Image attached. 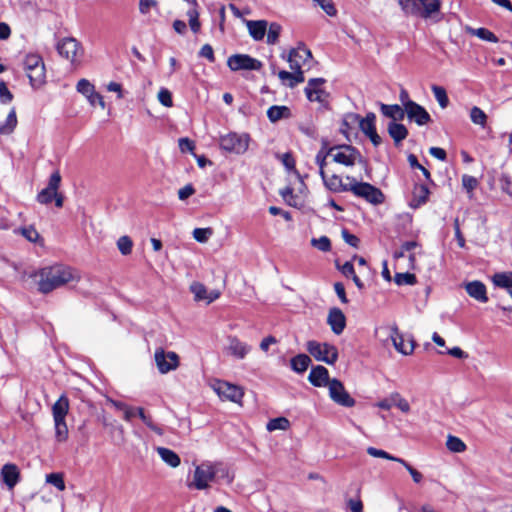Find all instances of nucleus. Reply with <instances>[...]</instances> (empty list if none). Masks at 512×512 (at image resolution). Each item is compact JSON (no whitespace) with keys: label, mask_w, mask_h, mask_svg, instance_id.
Segmentation results:
<instances>
[{"label":"nucleus","mask_w":512,"mask_h":512,"mask_svg":"<svg viewBox=\"0 0 512 512\" xmlns=\"http://www.w3.org/2000/svg\"><path fill=\"white\" fill-rule=\"evenodd\" d=\"M37 276L38 291L43 294H48L69 282L80 280L77 270L62 264L44 267L37 272Z\"/></svg>","instance_id":"f257e3e1"},{"label":"nucleus","mask_w":512,"mask_h":512,"mask_svg":"<svg viewBox=\"0 0 512 512\" xmlns=\"http://www.w3.org/2000/svg\"><path fill=\"white\" fill-rule=\"evenodd\" d=\"M70 404L66 394H62L52 405L51 411L55 427V438L58 442H65L68 439V427L66 416L69 412Z\"/></svg>","instance_id":"f03ea898"},{"label":"nucleus","mask_w":512,"mask_h":512,"mask_svg":"<svg viewBox=\"0 0 512 512\" xmlns=\"http://www.w3.org/2000/svg\"><path fill=\"white\" fill-rule=\"evenodd\" d=\"M405 15L428 19L438 13L441 7L440 0H398Z\"/></svg>","instance_id":"7ed1b4c3"},{"label":"nucleus","mask_w":512,"mask_h":512,"mask_svg":"<svg viewBox=\"0 0 512 512\" xmlns=\"http://www.w3.org/2000/svg\"><path fill=\"white\" fill-rule=\"evenodd\" d=\"M346 179L350 181L349 191L355 196L363 198L373 205L384 202V194L379 188L367 182H358L353 177L347 176Z\"/></svg>","instance_id":"20e7f679"},{"label":"nucleus","mask_w":512,"mask_h":512,"mask_svg":"<svg viewBox=\"0 0 512 512\" xmlns=\"http://www.w3.org/2000/svg\"><path fill=\"white\" fill-rule=\"evenodd\" d=\"M59 55L68 60L74 68L81 65L84 49L81 43L73 37L61 39L56 45Z\"/></svg>","instance_id":"39448f33"},{"label":"nucleus","mask_w":512,"mask_h":512,"mask_svg":"<svg viewBox=\"0 0 512 512\" xmlns=\"http://www.w3.org/2000/svg\"><path fill=\"white\" fill-rule=\"evenodd\" d=\"M306 349L317 361L333 365L338 360V350L332 344L310 340L306 343Z\"/></svg>","instance_id":"423d86ee"},{"label":"nucleus","mask_w":512,"mask_h":512,"mask_svg":"<svg viewBox=\"0 0 512 512\" xmlns=\"http://www.w3.org/2000/svg\"><path fill=\"white\" fill-rule=\"evenodd\" d=\"M211 482H215L213 463L203 462L195 467L193 480L187 486L190 489L206 490L210 488Z\"/></svg>","instance_id":"0eeeda50"},{"label":"nucleus","mask_w":512,"mask_h":512,"mask_svg":"<svg viewBox=\"0 0 512 512\" xmlns=\"http://www.w3.org/2000/svg\"><path fill=\"white\" fill-rule=\"evenodd\" d=\"M249 142L250 137L248 134L233 132L220 138V147L230 153L244 154L248 150Z\"/></svg>","instance_id":"6e6552de"},{"label":"nucleus","mask_w":512,"mask_h":512,"mask_svg":"<svg viewBox=\"0 0 512 512\" xmlns=\"http://www.w3.org/2000/svg\"><path fill=\"white\" fill-rule=\"evenodd\" d=\"M333 161L345 166H353L357 161H361L360 152L351 145L333 146Z\"/></svg>","instance_id":"1a4fd4ad"},{"label":"nucleus","mask_w":512,"mask_h":512,"mask_svg":"<svg viewBox=\"0 0 512 512\" xmlns=\"http://www.w3.org/2000/svg\"><path fill=\"white\" fill-rule=\"evenodd\" d=\"M154 359L161 374H166L179 366V356L172 351L166 352L163 348L156 349Z\"/></svg>","instance_id":"9d476101"},{"label":"nucleus","mask_w":512,"mask_h":512,"mask_svg":"<svg viewBox=\"0 0 512 512\" xmlns=\"http://www.w3.org/2000/svg\"><path fill=\"white\" fill-rule=\"evenodd\" d=\"M328 388L330 398L338 405L344 407H353L355 405V400L346 391L340 380L336 378L332 379Z\"/></svg>","instance_id":"9b49d317"},{"label":"nucleus","mask_w":512,"mask_h":512,"mask_svg":"<svg viewBox=\"0 0 512 512\" xmlns=\"http://www.w3.org/2000/svg\"><path fill=\"white\" fill-rule=\"evenodd\" d=\"M227 65L232 71L260 70L262 63L248 54H234L227 60Z\"/></svg>","instance_id":"f8f14e48"},{"label":"nucleus","mask_w":512,"mask_h":512,"mask_svg":"<svg viewBox=\"0 0 512 512\" xmlns=\"http://www.w3.org/2000/svg\"><path fill=\"white\" fill-rule=\"evenodd\" d=\"M311 60L312 53L303 43H299L296 48L291 49L287 57L291 69L302 68Z\"/></svg>","instance_id":"ddd939ff"},{"label":"nucleus","mask_w":512,"mask_h":512,"mask_svg":"<svg viewBox=\"0 0 512 512\" xmlns=\"http://www.w3.org/2000/svg\"><path fill=\"white\" fill-rule=\"evenodd\" d=\"M349 121L352 123H358L360 130L366 136L376 131V115L373 112L367 113L364 118L356 113H348L344 116V124H348Z\"/></svg>","instance_id":"4468645a"},{"label":"nucleus","mask_w":512,"mask_h":512,"mask_svg":"<svg viewBox=\"0 0 512 512\" xmlns=\"http://www.w3.org/2000/svg\"><path fill=\"white\" fill-rule=\"evenodd\" d=\"M390 338L393 343V346L398 352L402 353L403 355H410L413 353L415 348L414 340L412 338H409L406 341L403 334L400 333L396 325H393L390 328Z\"/></svg>","instance_id":"2eb2a0df"},{"label":"nucleus","mask_w":512,"mask_h":512,"mask_svg":"<svg viewBox=\"0 0 512 512\" xmlns=\"http://www.w3.org/2000/svg\"><path fill=\"white\" fill-rule=\"evenodd\" d=\"M214 390L221 398L236 403L239 402L244 395L243 390L239 386L225 381H218L214 386Z\"/></svg>","instance_id":"dca6fc26"},{"label":"nucleus","mask_w":512,"mask_h":512,"mask_svg":"<svg viewBox=\"0 0 512 512\" xmlns=\"http://www.w3.org/2000/svg\"><path fill=\"white\" fill-rule=\"evenodd\" d=\"M0 479L7 489L12 491L20 482V469L14 463H6L0 470Z\"/></svg>","instance_id":"f3484780"},{"label":"nucleus","mask_w":512,"mask_h":512,"mask_svg":"<svg viewBox=\"0 0 512 512\" xmlns=\"http://www.w3.org/2000/svg\"><path fill=\"white\" fill-rule=\"evenodd\" d=\"M405 111L407 118L410 121H414L419 126L426 125L432 121L431 116L426 109L416 102L409 104V106L405 108Z\"/></svg>","instance_id":"a211bd4d"},{"label":"nucleus","mask_w":512,"mask_h":512,"mask_svg":"<svg viewBox=\"0 0 512 512\" xmlns=\"http://www.w3.org/2000/svg\"><path fill=\"white\" fill-rule=\"evenodd\" d=\"M327 323L334 334L340 335L346 327V317L340 308L333 307L328 312Z\"/></svg>","instance_id":"6ab92c4d"},{"label":"nucleus","mask_w":512,"mask_h":512,"mask_svg":"<svg viewBox=\"0 0 512 512\" xmlns=\"http://www.w3.org/2000/svg\"><path fill=\"white\" fill-rule=\"evenodd\" d=\"M308 380L315 387H329L332 379H329L328 370L324 366L318 365L311 369Z\"/></svg>","instance_id":"aec40b11"},{"label":"nucleus","mask_w":512,"mask_h":512,"mask_svg":"<svg viewBox=\"0 0 512 512\" xmlns=\"http://www.w3.org/2000/svg\"><path fill=\"white\" fill-rule=\"evenodd\" d=\"M226 351L228 354L237 359H244L250 352V346L240 341L237 337L230 336L228 338V346L226 347Z\"/></svg>","instance_id":"412c9836"},{"label":"nucleus","mask_w":512,"mask_h":512,"mask_svg":"<svg viewBox=\"0 0 512 512\" xmlns=\"http://www.w3.org/2000/svg\"><path fill=\"white\" fill-rule=\"evenodd\" d=\"M324 83L325 79L323 78H312L308 81L305 93L310 101L323 102L325 91L321 88V85Z\"/></svg>","instance_id":"4be33fe9"},{"label":"nucleus","mask_w":512,"mask_h":512,"mask_svg":"<svg viewBox=\"0 0 512 512\" xmlns=\"http://www.w3.org/2000/svg\"><path fill=\"white\" fill-rule=\"evenodd\" d=\"M465 290L470 297L481 303L488 301L486 286L481 281L468 282L465 285Z\"/></svg>","instance_id":"5701e85b"},{"label":"nucleus","mask_w":512,"mask_h":512,"mask_svg":"<svg viewBox=\"0 0 512 512\" xmlns=\"http://www.w3.org/2000/svg\"><path fill=\"white\" fill-rule=\"evenodd\" d=\"M325 187L335 193L349 191V183H344L342 178L336 174L328 177L324 172V176H321Z\"/></svg>","instance_id":"b1692460"},{"label":"nucleus","mask_w":512,"mask_h":512,"mask_svg":"<svg viewBox=\"0 0 512 512\" xmlns=\"http://www.w3.org/2000/svg\"><path fill=\"white\" fill-rule=\"evenodd\" d=\"M380 110L385 117L392 119L391 122L402 121L406 114L405 107L398 104L388 105L381 103Z\"/></svg>","instance_id":"393cba45"},{"label":"nucleus","mask_w":512,"mask_h":512,"mask_svg":"<svg viewBox=\"0 0 512 512\" xmlns=\"http://www.w3.org/2000/svg\"><path fill=\"white\" fill-rule=\"evenodd\" d=\"M387 130L395 145L400 144L408 136V129L398 122H390Z\"/></svg>","instance_id":"a878e982"},{"label":"nucleus","mask_w":512,"mask_h":512,"mask_svg":"<svg viewBox=\"0 0 512 512\" xmlns=\"http://www.w3.org/2000/svg\"><path fill=\"white\" fill-rule=\"evenodd\" d=\"M247 28H248V31H249V34L251 35V37L256 41H260L264 38V36L266 34L267 21H265V20L248 21Z\"/></svg>","instance_id":"bb28decb"},{"label":"nucleus","mask_w":512,"mask_h":512,"mask_svg":"<svg viewBox=\"0 0 512 512\" xmlns=\"http://www.w3.org/2000/svg\"><path fill=\"white\" fill-rule=\"evenodd\" d=\"M430 191L425 184H416L413 190V199L411 207L417 208L425 204L428 200Z\"/></svg>","instance_id":"cd10ccee"},{"label":"nucleus","mask_w":512,"mask_h":512,"mask_svg":"<svg viewBox=\"0 0 512 512\" xmlns=\"http://www.w3.org/2000/svg\"><path fill=\"white\" fill-rule=\"evenodd\" d=\"M292 116V113H291V110L289 107L287 106H278V105H274V106H271L268 110H267V117L268 119L275 123L281 119H288Z\"/></svg>","instance_id":"c85d7f7f"},{"label":"nucleus","mask_w":512,"mask_h":512,"mask_svg":"<svg viewBox=\"0 0 512 512\" xmlns=\"http://www.w3.org/2000/svg\"><path fill=\"white\" fill-rule=\"evenodd\" d=\"M27 77L29 78L30 84L33 88H39L45 83L46 79V69L45 64L41 66H37L31 71L27 72Z\"/></svg>","instance_id":"c756f323"},{"label":"nucleus","mask_w":512,"mask_h":512,"mask_svg":"<svg viewBox=\"0 0 512 512\" xmlns=\"http://www.w3.org/2000/svg\"><path fill=\"white\" fill-rule=\"evenodd\" d=\"M333 152H334L333 146L328 147L327 141L324 140L321 149L318 151V153L316 154V157H315V161H316L317 165L319 166L320 176H324V171H325L324 168L326 166V158L328 156H331L333 158Z\"/></svg>","instance_id":"7c9ffc66"},{"label":"nucleus","mask_w":512,"mask_h":512,"mask_svg":"<svg viewBox=\"0 0 512 512\" xmlns=\"http://www.w3.org/2000/svg\"><path fill=\"white\" fill-rule=\"evenodd\" d=\"M156 451L160 458L170 467L176 468L180 465V457L173 450L165 447H157Z\"/></svg>","instance_id":"2f4dec72"},{"label":"nucleus","mask_w":512,"mask_h":512,"mask_svg":"<svg viewBox=\"0 0 512 512\" xmlns=\"http://www.w3.org/2000/svg\"><path fill=\"white\" fill-rule=\"evenodd\" d=\"M291 368L297 373H303L311 364V359L306 354H298L290 360Z\"/></svg>","instance_id":"473e14b6"},{"label":"nucleus","mask_w":512,"mask_h":512,"mask_svg":"<svg viewBox=\"0 0 512 512\" xmlns=\"http://www.w3.org/2000/svg\"><path fill=\"white\" fill-rule=\"evenodd\" d=\"M17 126V116L15 108H12L4 122H0V134L9 135Z\"/></svg>","instance_id":"72a5a7b5"},{"label":"nucleus","mask_w":512,"mask_h":512,"mask_svg":"<svg viewBox=\"0 0 512 512\" xmlns=\"http://www.w3.org/2000/svg\"><path fill=\"white\" fill-rule=\"evenodd\" d=\"M214 478L217 480H224L227 484L232 483L234 475L222 463H213Z\"/></svg>","instance_id":"f704fd0d"},{"label":"nucleus","mask_w":512,"mask_h":512,"mask_svg":"<svg viewBox=\"0 0 512 512\" xmlns=\"http://www.w3.org/2000/svg\"><path fill=\"white\" fill-rule=\"evenodd\" d=\"M76 90L86 98L91 95L93 97H97L94 85L87 79H80L76 85Z\"/></svg>","instance_id":"c9c22d12"},{"label":"nucleus","mask_w":512,"mask_h":512,"mask_svg":"<svg viewBox=\"0 0 512 512\" xmlns=\"http://www.w3.org/2000/svg\"><path fill=\"white\" fill-rule=\"evenodd\" d=\"M44 64V61L42 57L35 53L27 54L24 58L23 65L24 69L27 72L31 71L32 69L36 68L37 66H41Z\"/></svg>","instance_id":"e433bc0d"},{"label":"nucleus","mask_w":512,"mask_h":512,"mask_svg":"<svg viewBox=\"0 0 512 512\" xmlns=\"http://www.w3.org/2000/svg\"><path fill=\"white\" fill-rule=\"evenodd\" d=\"M446 446L448 450L454 453H461L466 450V444L460 438L453 435L447 437Z\"/></svg>","instance_id":"4c0bfd02"},{"label":"nucleus","mask_w":512,"mask_h":512,"mask_svg":"<svg viewBox=\"0 0 512 512\" xmlns=\"http://www.w3.org/2000/svg\"><path fill=\"white\" fill-rule=\"evenodd\" d=\"M431 89L440 107L443 109L446 108L449 104V98L445 88L438 85H432Z\"/></svg>","instance_id":"58836bf2"},{"label":"nucleus","mask_w":512,"mask_h":512,"mask_svg":"<svg viewBox=\"0 0 512 512\" xmlns=\"http://www.w3.org/2000/svg\"><path fill=\"white\" fill-rule=\"evenodd\" d=\"M394 282L398 285V286H402V285H415L417 283V278L415 276V274H412V273H409V272H406V273H396L394 275Z\"/></svg>","instance_id":"ea45409f"},{"label":"nucleus","mask_w":512,"mask_h":512,"mask_svg":"<svg viewBox=\"0 0 512 512\" xmlns=\"http://www.w3.org/2000/svg\"><path fill=\"white\" fill-rule=\"evenodd\" d=\"M187 17H188V22H189L190 29L194 33H198L200 31V29H201V23L199 21V11H198V8H190L187 11Z\"/></svg>","instance_id":"a19ab883"},{"label":"nucleus","mask_w":512,"mask_h":512,"mask_svg":"<svg viewBox=\"0 0 512 512\" xmlns=\"http://www.w3.org/2000/svg\"><path fill=\"white\" fill-rule=\"evenodd\" d=\"M289 426H290V422L287 418L278 417V418L271 419L267 423L266 428L268 431L287 430L289 428Z\"/></svg>","instance_id":"79ce46f5"},{"label":"nucleus","mask_w":512,"mask_h":512,"mask_svg":"<svg viewBox=\"0 0 512 512\" xmlns=\"http://www.w3.org/2000/svg\"><path fill=\"white\" fill-rule=\"evenodd\" d=\"M469 31L472 35H475L482 40L492 43L498 42L497 36L486 28L470 29Z\"/></svg>","instance_id":"37998d69"},{"label":"nucleus","mask_w":512,"mask_h":512,"mask_svg":"<svg viewBox=\"0 0 512 512\" xmlns=\"http://www.w3.org/2000/svg\"><path fill=\"white\" fill-rule=\"evenodd\" d=\"M493 282L502 288H512V272L495 274Z\"/></svg>","instance_id":"c03bdc74"},{"label":"nucleus","mask_w":512,"mask_h":512,"mask_svg":"<svg viewBox=\"0 0 512 512\" xmlns=\"http://www.w3.org/2000/svg\"><path fill=\"white\" fill-rule=\"evenodd\" d=\"M470 118L471 121L476 125H480L481 127H484L486 125L487 115L482 109H480L477 106H474L470 110Z\"/></svg>","instance_id":"a18cd8bd"},{"label":"nucleus","mask_w":512,"mask_h":512,"mask_svg":"<svg viewBox=\"0 0 512 512\" xmlns=\"http://www.w3.org/2000/svg\"><path fill=\"white\" fill-rule=\"evenodd\" d=\"M391 403H392V406H396L403 413H408L410 411V404L398 392H394L391 394Z\"/></svg>","instance_id":"49530a36"},{"label":"nucleus","mask_w":512,"mask_h":512,"mask_svg":"<svg viewBox=\"0 0 512 512\" xmlns=\"http://www.w3.org/2000/svg\"><path fill=\"white\" fill-rule=\"evenodd\" d=\"M193 237L197 242L205 243L213 234V229L208 228H195L193 230Z\"/></svg>","instance_id":"de8ad7c7"},{"label":"nucleus","mask_w":512,"mask_h":512,"mask_svg":"<svg viewBox=\"0 0 512 512\" xmlns=\"http://www.w3.org/2000/svg\"><path fill=\"white\" fill-rule=\"evenodd\" d=\"M281 33V26L278 23H271L267 32V43L274 45L278 42Z\"/></svg>","instance_id":"09e8293b"},{"label":"nucleus","mask_w":512,"mask_h":512,"mask_svg":"<svg viewBox=\"0 0 512 512\" xmlns=\"http://www.w3.org/2000/svg\"><path fill=\"white\" fill-rule=\"evenodd\" d=\"M117 247L122 255H129L132 252L133 242L129 236H121L117 241Z\"/></svg>","instance_id":"8fccbe9b"},{"label":"nucleus","mask_w":512,"mask_h":512,"mask_svg":"<svg viewBox=\"0 0 512 512\" xmlns=\"http://www.w3.org/2000/svg\"><path fill=\"white\" fill-rule=\"evenodd\" d=\"M367 453L370 456L375 457V458H384V459H387V460H390V461H395V462H398V460H402V458L395 457V456L387 453L386 451L381 450V449H377L375 447H368L367 448Z\"/></svg>","instance_id":"3c124183"},{"label":"nucleus","mask_w":512,"mask_h":512,"mask_svg":"<svg viewBox=\"0 0 512 512\" xmlns=\"http://www.w3.org/2000/svg\"><path fill=\"white\" fill-rule=\"evenodd\" d=\"M46 482L55 486L58 490H65V482L61 473H51L46 476Z\"/></svg>","instance_id":"603ef678"},{"label":"nucleus","mask_w":512,"mask_h":512,"mask_svg":"<svg viewBox=\"0 0 512 512\" xmlns=\"http://www.w3.org/2000/svg\"><path fill=\"white\" fill-rule=\"evenodd\" d=\"M311 245L323 252H328L331 250L330 239L326 236H321L320 238H312Z\"/></svg>","instance_id":"864d4df0"},{"label":"nucleus","mask_w":512,"mask_h":512,"mask_svg":"<svg viewBox=\"0 0 512 512\" xmlns=\"http://www.w3.org/2000/svg\"><path fill=\"white\" fill-rule=\"evenodd\" d=\"M418 246L419 244L416 241H407L400 246L399 250L394 252V258H402L405 256L406 253H410L413 249H415Z\"/></svg>","instance_id":"5fc2aeb1"},{"label":"nucleus","mask_w":512,"mask_h":512,"mask_svg":"<svg viewBox=\"0 0 512 512\" xmlns=\"http://www.w3.org/2000/svg\"><path fill=\"white\" fill-rule=\"evenodd\" d=\"M56 195V191L54 190H49L48 187L42 189L38 195H37V201L40 203V204H49L53 201V197H55Z\"/></svg>","instance_id":"6e6d98bb"},{"label":"nucleus","mask_w":512,"mask_h":512,"mask_svg":"<svg viewBox=\"0 0 512 512\" xmlns=\"http://www.w3.org/2000/svg\"><path fill=\"white\" fill-rule=\"evenodd\" d=\"M191 291L194 294V297L197 301L206 300L207 301V289L201 283H193L191 285Z\"/></svg>","instance_id":"4d7b16f0"},{"label":"nucleus","mask_w":512,"mask_h":512,"mask_svg":"<svg viewBox=\"0 0 512 512\" xmlns=\"http://www.w3.org/2000/svg\"><path fill=\"white\" fill-rule=\"evenodd\" d=\"M19 232L30 242H37L40 238L39 233L33 226L23 227L19 229Z\"/></svg>","instance_id":"13d9d810"},{"label":"nucleus","mask_w":512,"mask_h":512,"mask_svg":"<svg viewBox=\"0 0 512 512\" xmlns=\"http://www.w3.org/2000/svg\"><path fill=\"white\" fill-rule=\"evenodd\" d=\"M398 463H400L401 465H403L406 468V470L409 472V474L411 475V477L415 483L419 484L422 481V479H423L422 473H420L418 470L413 468L407 461L402 459V460H398Z\"/></svg>","instance_id":"bf43d9fd"},{"label":"nucleus","mask_w":512,"mask_h":512,"mask_svg":"<svg viewBox=\"0 0 512 512\" xmlns=\"http://www.w3.org/2000/svg\"><path fill=\"white\" fill-rule=\"evenodd\" d=\"M158 100L165 107H172L173 100L171 92L166 88H161L158 92Z\"/></svg>","instance_id":"052dcab7"},{"label":"nucleus","mask_w":512,"mask_h":512,"mask_svg":"<svg viewBox=\"0 0 512 512\" xmlns=\"http://www.w3.org/2000/svg\"><path fill=\"white\" fill-rule=\"evenodd\" d=\"M462 185L468 193H472L478 186V180L473 176L465 174L462 176Z\"/></svg>","instance_id":"680f3d73"},{"label":"nucleus","mask_w":512,"mask_h":512,"mask_svg":"<svg viewBox=\"0 0 512 512\" xmlns=\"http://www.w3.org/2000/svg\"><path fill=\"white\" fill-rule=\"evenodd\" d=\"M13 100V94L9 91L6 83L0 81V101L3 104L10 103Z\"/></svg>","instance_id":"e2e57ef3"},{"label":"nucleus","mask_w":512,"mask_h":512,"mask_svg":"<svg viewBox=\"0 0 512 512\" xmlns=\"http://www.w3.org/2000/svg\"><path fill=\"white\" fill-rule=\"evenodd\" d=\"M341 234H342L343 240L348 245H350V246H352L354 248H358L359 243H360V239L356 235L351 234L347 229H343Z\"/></svg>","instance_id":"0e129e2a"},{"label":"nucleus","mask_w":512,"mask_h":512,"mask_svg":"<svg viewBox=\"0 0 512 512\" xmlns=\"http://www.w3.org/2000/svg\"><path fill=\"white\" fill-rule=\"evenodd\" d=\"M199 56L206 58L210 63L215 62L214 50L210 44H205L201 47Z\"/></svg>","instance_id":"69168bd1"},{"label":"nucleus","mask_w":512,"mask_h":512,"mask_svg":"<svg viewBox=\"0 0 512 512\" xmlns=\"http://www.w3.org/2000/svg\"><path fill=\"white\" fill-rule=\"evenodd\" d=\"M60 183H61V175H60V172L58 170H56L51 174L47 187L49 188V190H54V191L58 192Z\"/></svg>","instance_id":"338daca9"},{"label":"nucleus","mask_w":512,"mask_h":512,"mask_svg":"<svg viewBox=\"0 0 512 512\" xmlns=\"http://www.w3.org/2000/svg\"><path fill=\"white\" fill-rule=\"evenodd\" d=\"M292 70L294 71L293 81L287 83V86H289L290 88H294L297 84L302 83L305 80L302 68Z\"/></svg>","instance_id":"774afa93"}]
</instances>
